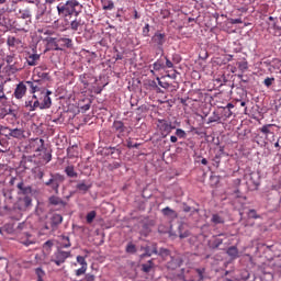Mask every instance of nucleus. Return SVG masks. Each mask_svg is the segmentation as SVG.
<instances>
[{
	"instance_id": "f257e3e1",
	"label": "nucleus",
	"mask_w": 281,
	"mask_h": 281,
	"mask_svg": "<svg viewBox=\"0 0 281 281\" xmlns=\"http://www.w3.org/2000/svg\"><path fill=\"white\" fill-rule=\"evenodd\" d=\"M57 13L60 19H70L80 14V2L78 0H67L57 4Z\"/></svg>"
},
{
	"instance_id": "f03ea898",
	"label": "nucleus",
	"mask_w": 281,
	"mask_h": 281,
	"mask_svg": "<svg viewBox=\"0 0 281 281\" xmlns=\"http://www.w3.org/2000/svg\"><path fill=\"white\" fill-rule=\"evenodd\" d=\"M156 126L161 137H168L176 128L175 125H172V122L166 119H158L156 122Z\"/></svg>"
},
{
	"instance_id": "7ed1b4c3",
	"label": "nucleus",
	"mask_w": 281,
	"mask_h": 281,
	"mask_svg": "<svg viewBox=\"0 0 281 281\" xmlns=\"http://www.w3.org/2000/svg\"><path fill=\"white\" fill-rule=\"evenodd\" d=\"M67 258H71V251H65L63 249H57L52 257L50 262H54L56 267H60V265H65L67 262Z\"/></svg>"
},
{
	"instance_id": "20e7f679",
	"label": "nucleus",
	"mask_w": 281,
	"mask_h": 281,
	"mask_svg": "<svg viewBox=\"0 0 281 281\" xmlns=\"http://www.w3.org/2000/svg\"><path fill=\"white\" fill-rule=\"evenodd\" d=\"M63 181H65V177L61 176L60 173L50 175V179L45 182V186H47L48 188H52L55 194H58L60 183H63Z\"/></svg>"
},
{
	"instance_id": "39448f33",
	"label": "nucleus",
	"mask_w": 281,
	"mask_h": 281,
	"mask_svg": "<svg viewBox=\"0 0 281 281\" xmlns=\"http://www.w3.org/2000/svg\"><path fill=\"white\" fill-rule=\"evenodd\" d=\"M41 95H42L40 98V100H42V102H41V111H43L45 109H52V98L49 97V95H52V91L43 90Z\"/></svg>"
},
{
	"instance_id": "423d86ee",
	"label": "nucleus",
	"mask_w": 281,
	"mask_h": 281,
	"mask_svg": "<svg viewBox=\"0 0 281 281\" xmlns=\"http://www.w3.org/2000/svg\"><path fill=\"white\" fill-rule=\"evenodd\" d=\"M25 93H27V86L25 82L21 81L16 85L13 95L16 100H23V98H25Z\"/></svg>"
},
{
	"instance_id": "0eeeda50",
	"label": "nucleus",
	"mask_w": 281,
	"mask_h": 281,
	"mask_svg": "<svg viewBox=\"0 0 281 281\" xmlns=\"http://www.w3.org/2000/svg\"><path fill=\"white\" fill-rule=\"evenodd\" d=\"M70 30L72 32H77V34H82L85 30V22H82V19L76 18L70 22Z\"/></svg>"
},
{
	"instance_id": "6e6552de",
	"label": "nucleus",
	"mask_w": 281,
	"mask_h": 281,
	"mask_svg": "<svg viewBox=\"0 0 281 281\" xmlns=\"http://www.w3.org/2000/svg\"><path fill=\"white\" fill-rule=\"evenodd\" d=\"M77 262L78 265L81 266V268L76 270V276L77 278H80V276H85L87 273L88 263H87V259H85V257L82 256H77Z\"/></svg>"
},
{
	"instance_id": "1a4fd4ad",
	"label": "nucleus",
	"mask_w": 281,
	"mask_h": 281,
	"mask_svg": "<svg viewBox=\"0 0 281 281\" xmlns=\"http://www.w3.org/2000/svg\"><path fill=\"white\" fill-rule=\"evenodd\" d=\"M30 206H32V196L24 195L18 200V209L22 212H25V210H27Z\"/></svg>"
},
{
	"instance_id": "9d476101",
	"label": "nucleus",
	"mask_w": 281,
	"mask_h": 281,
	"mask_svg": "<svg viewBox=\"0 0 281 281\" xmlns=\"http://www.w3.org/2000/svg\"><path fill=\"white\" fill-rule=\"evenodd\" d=\"M48 203H49V205H53L54 207H58L59 210L67 207V202H65L57 195H52L48 199Z\"/></svg>"
},
{
	"instance_id": "9b49d317",
	"label": "nucleus",
	"mask_w": 281,
	"mask_h": 281,
	"mask_svg": "<svg viewBox=\"0 0 281 281\" xmlns=\"http://www.w3.org/2000/svg\"><path fill=\"white\" fill-rule=\"evenodd\" d=\"M55 47L57 50L60 49L59 47H66L67 49H70V47H74V41L71 38L60 37L55 43Z\"/></svg>"
},
{
	"instance_id": "f8f14e48",
	"label": "nucleus",
	"mask_w": 281,
	"mask_h": 281,
	"mask_svg": "<svg viewBox=\"0 0 281 281\" xmlns=\"http://www.w3.org/2000/svg\"><path fill=\"white\" fill-rule=\"evenodd\" d=\"M92 184L87 180H81L77 183L76 190L82 192V194H87L89 190H91Z\"/></svg>"
},
{
	"instance_id": "ddd939ff",
	"label": "nucleus",
	"mask_w": 281,
	"mask_h": 281,
	"mask_svg": "<svg viewBox=\"0 0 281 281\" xmlns=\"http://www.w3.org/2000/svg\"><path fill=\"white\" fill-rule=\"evenodd\" d=\"M142 251H144V254L140 257L150 258V256H153V254H157V244H153L151 246L142 247Z\"/></svg>"
},
{
	"instance_id": "4468645a",
	"label": "nucleus",
	"mask_w": 281,
	"mask_h": 281,
	"mask_svg": "<svg viewBox=\"0 0 281 281\" xmlns=\"http://www.w3.org/2000/svg\"><path fill=\"white\" fill-rule=\"evenodd\" d=\"M153 43L158 45V47H164V43H166V34L165 33H155L151 37Z\"/></svg>"
},
{
	"instance_id": "2eb2a0df",
	"label": "nucleus",
	"mask_w": 281,
	"mask_h": 281,
	"mask_svg": "<svg viewBox=\"0 0 281 281\" xmlns=\"http://www.w3.org/2000/svg\"><path fill=\"white\" fill-rule=\"evenodd\" d=\"M32 148H34L35 153H41L43 148H45V140L43 138H35L31 142Z\"/></svg>"
},
{
	"instance_id": "dca6fc26",
	"label": "nucleus",
	"mask_w": 281,
	"mask_h": 281,
	"mask_svg": "<svg viewBox=\"0 0 281 281\" xmlns=\"http://www.w3.org/2000/svg\"><path fill=\"white\" fill-rule=\"evenodd\" d=\"M38 60H41V55L34 53V54H29L26 57V63L29 67H36L38 65Z\"/></svg>"
},
{
	"instance_id": "f3484780",
	"label": "nucleus",
	"mask_w": 281,
	"mask_h": 281,
	"mask_svg": "<svg viewBox=\"0 0 281 281\" xmlns=\"http://www.w3.org/2000/svg\"><path fill=\"white\" fill-rule=\"evenodd\" d=\"M10 137L14 139H25V130L23 128H11Z\"/></svg>"
},
{
	"instance_id": "a211bd4d",
	"label": "nucleus",
	"mask_w": 281,
	"mask_h": 281,
	"mask_svg": "<svg viewBox=\"0 0 281 281\" xmlns=\"http://www.w3.org/2000/svg\"><path fill=\"white\" fill-rule=\"evenodd\" d=\"M31 238H32V235L23 234L19 236V241L22 245H25V247H30V245H34V240H32Z\"/></svg>"
},
{
	"instance_id": "6ab92c4d",
	"label": "nucleus",
	"mask_w": 281,
	"mask_h": 281,
	"mask_svg": "<svg viewBox=\"0 0 281 281\" xmlns=\"http://www.w3.org/2000/svg\"><path fill=\"white\" fill-rule=\"evenodd\" d=\"M113 128L119 135H124V133H126V126H124L122 121H114Z\"/></svg>"
},
{
	"instance_id": "aec40b11",
	"label": "nucleus",
	"mask_w": 281,
	"mask_h": 281,
	"mask_svg": "<svg viewBox=\"0 0 281 281\" xmlns=\"http://www.w3.org/2000/svg\"><path fill=\"white\" fill-rule=\"evenodd\" d=\"M273 126H276V124H266L260 127L259 131L262 133V135L268 137L269 135H273Z\"/></svg>"
},
{
	"instance_id": "412c9836",
	"label": "nucleus",
	"mask_w": 281,
	"mask_h": 281,
	"mask_svg": "<svg viewBox=\"0 0 281 281\" xmlns=\"http://www.w3.org/2000/svg\"><path fill=\"white\" fill-rule=\"evenodd\" d=\"M16 188L21 191L22 194H24V196L32 194V187L25 186L23 182L18 183Z\"/></svg>"
},
{
	"instance_id": "4be33fe9",
	"label": "nucleus",
	"mask_w": 281,
	"mask_h": 281,
	"mask_svg": "<svg viewBox=\"0 0 281 281\" xmlns=\"http://www.w3.org/2000/svg\"><path fill=\"white\" fill-rule=\"evenodd\" d=\"M65 173L67 175V177H69L70 179H78V173L76 171V168L74 167V165H69L65 168Z\"/></svg>"
},
{
	"instance_id": "5701e85b",
	"label": "nucleus",
	"mask_w": 281,
	"mask_h": 281,
	"mask_svg": "<svg viewBox=\"0 0 281 281\" xmlns=\"http://www.w3.org/2000/svg\"><path fill=\"white\" fill-rule=\"evenodd\" d=\"M60 223H63V215L60 214H54L50 218V225L52 227H58V225H60Z\"/></svg>"
},
{
	"instance_id": "b1692460",
	"label": "nucleus",
	"mask_w": 281,
	"mask_h": 281,
	"mask_svg": "<svg viewBox=\"0 0 281 281\" xmlns=\"http://www.w3.org/2000/svg\"><path fill=\"white\" fill-rule=\"evenodd\" d=\"M161 214L164 216H168L169 218H177V211L170 209L169 206L162 209Z\"/></svg>"
},
{
	"instance_id": "393cba45",
	"label": "nucleus",
	"mask_w": 281,
	"mask_h": 281,
	"mask_svg": "<svg viewBox=\"0 0 281 281\" xmlns=\"http://www.w3.org/2000/svg\"><path fill=\"white\" fill-rule=\"evenodd\" d=\"M4 60L7 65H9L10 69H14V65H16V55L15 54L7 55Z\"/></svg>"
},
{
	"instance_id": "a878e982",
	"label": "nucleus",
	"mask_w": 281,
	"mask_h": 281,
	"mask_svg": "<svg viewBox=\"0 0 281 281\" xmlns=\"http://www.w3.org/2000/svg\"><path fill=\"white\" fill-rule=\"evenodd\" d=\"M268 20L272 21V30L276 31L277 36H281V26H278V18L269 16Z\"/></svg>"
},
{
	"instance_id": "bb28decb",
	"label": "nucleus",
	"mask_w": 281,
	"mask_h": 281,
	"mask_svg": "<svg viewBox=\"0 0 281 281\" xmlns=\"http://www.w3.org/2000/svg\"><path fill=\"white\" fill-rule=\"evenodd\" d=\"M226 254L233 258V260H236V258H238V248L236 246H232L227 249Z\"/></svg>"
},
{
	"instance_id": "cd10ccee",
	"label": "nucleus",
	"mask_w": 281,
	"mask_h": 281,
	"mask_svg": "<svg viewBox=\"0 0 281 281\" xmlns=\"http://www.w3.org/2000/svg\"><path fill=\"white\" fill-rule=\"evenodd\" d=\"M19 16L20 19H32V11L30 9H20Z\"/></svg>"
},
{
	"instance_id": "c85d7f7f",
	"label": "nucleus",
	"mask_w": 281,
	"mask_h": 281,
	"mask_svg": "<svg viewBox=\"0 0 281 281\" xmlns=\"http://www.w3.org/2000/svg\"><path fill=\"white\" fill-rule=\"evenodd\" d=\"M211 222H213L214 225H223V223H225V218L218 214H213Z\"/></svg>"
},
{
	"instance_id": "c756f323",
	"label": "nucleus",
	"mask_w": 281,
	"mask_h": 281,
	"mask_svg": "<svg viewBox=\"0 0 281 281\" xmlns=\"http://www.w3.org/2000/svg\"><path fill=\"white\" fill-rule=\"evenodd\" d=\"M19 43H21V41H19L16 37L14 36H9L7 40V45L9 47H16V45H19Z\"/></svg>"
},
{
	"instance_id": "7c9ffc66",
	"label": "nucleus",
	"mask_w": 281,
	"mask_h": 281,
	"mask_svg": "<svg viewBox=\"0 0 281 281\" xmlns=\"http://www.w3.org/2000/svg\"><path fill=\"white\" fill-rule=\"evenodd\" d=\"M153 267H155V263H153V260H149L147 263L142 265V269L144 273H150Z\"/></svg>"
},
{
	"instance_id": "2f4dec72",
	"label": "nucleus",
	"mask_w": 281,
	"mask_h": 281,
	"mask_svg": "<svg viewBox=\"0 0 281 281\" xmlns=\"http://www.w3.org/2000/svg\"><path fill=\"white\" fill-rule=\"evenodd\" d=\"M12 133V128L8 127V126H0V135H3L4 137H12L10 136V134Z\"/></svg>"
},
{
	"instance_id": "473e14b6",
	"label": "nucleus",
	"mask_w": 281,
	"mask_h": 281,
	"mask_svg": "<svg viewBox=\"0 0 281 281\" xmlns=\"http://www.w3.org/2000/svg\"><path fill=\"white\" fill-rule=\"evenodd\" d=\"M153 69L154 71H161V69H166V65H164V63L158 59L153 64Z\"/></svg>"
},
{
	"instance_id": "72a5a7b5",
	"label": "nucleus",
	"mask_w": 281,
	"mask_h": 281,
	"mask_svg": "<svg viewBox=\"0 0 281 281\" xmlns=\"http://www.w3.org/2000/svg\"><path fill=\"white\" fill-rule=\"evenodd\" d=\"M24 85L29 87L30 93H36V82L34 81H25Z\"/></svg>"
},
{
	"instance_id": "f704fd0d",
	"label": "nucleus",
	"mask_w": 281,
	"mask_h": 281,
	"mask_svg": "<svg viewBox=\"0 0 281 281\" xmlns=\"http://www.w3.org/2000/svg\"><path fill=\"white\" fill-rule=\"evenodd\" d=\"M222 245H223V239L222 238H215L211 243L210 247H211V249H218Z\"/></svg>"
},
{
	"instance_id": "c9c22d12",
	"label": "nucleus",
	"mask_w": 281,
	"mask_h": 281,
	"mask_svg": "<svg viewBox=\"0 0 281 281\" xmlns=\"http://www.w3.org/2000/svg\"><path fill=\"white\" fill-rule=\"evenodd\" d=\"M126 254H137V247L133 243H128L125 248Z\"/></svg>"
},
{
	"instance_id": "e433bc0d",
	"label": "nucleus",
	"mask_w": 281,
	"mask_h": 281,
	"mask_svg": "<svg viewBox=\"0 0 281 281\" xmlns=\"http://www.w3.org/2000/svg\"><path fill=\"white\" fill-rule=\"evenodd\" d=\"M63 243H61V247L64 249H69V247H71V241L69 240L68 236H63Z\"/></svg>"
},
{
	"instance_id": "4c0bfd02",
	"label": "nucleus",
	"mask_w": 281,
	"mask_h": 281,
	"mask_svg": "<svg viewBox=\"0 0 281 281\" xmlns=\"http://www.w3.org/2000/svg\"><path fill=\"white\" fill-rule=\"evenodd\" d=\"M95 216H97L95 211L89 212V213L87 214V216H86L87 223H89V224L93 223V221L95 220Z\"/></svg>"
},
{
	"instance_id": "58836bf2",
	"label": "nucleus",
	"mask_w": 281,
	"mask_h": 281,
	"mask_svg": "<svg viewBox=\"0 0 281 281\" xmlns=\"http://www.w3.org/2000/svg\"><path fill=\"white\" fill-rule=\"evenodd\" d=\"M52 247H54V241H52V240H47L43 245V249L46 251V254H49L52 251Z\"/></svg>"
},
{
	"instance_id": "ea45409f",
	"label": "nucleus",
	"mask_w": 281,
	"mask_h": 281,
	"mask_svg": "<svg viewBox=\"0 0 281 281\" xmlns=\"http://www.w3.org/2000/svg\"><path fill=\"white\" fill-rule=\"evenodd\" d=\"M195 272L199 276V281L205 280L204 273H205V268H196Z\"/></svg>"
},
{
	"instance_id": "a19ab883",
	"label": "nucleus",
	"mask_w": 281,
	"mask_h": 281,
	"mask_svg": "<svg viewBox=\"0 0 281 281\" xmlns=\"http://www.w3.org/2000/svg\"><path fill=\"white\" fill-rule=\"evenodd\" d=\"M42 82V80H35V93H38L40 91L42 94L43 91H45V88L41 87Z\"/></svg>"
},
{
	"instance_id": "79ce46f5",
	"label": "nucleus",
	"mask_w": 281,
	"mask_h": 281,
	"mask_svg": "<svg viewBox=\"0 0 281 281\" xmlns=\"http://www.w3.org/2000/svg\"><path fill=\"white\" fill-rule=\"evenodd\" d=\"M35 273L37 276V281H43V278L45 276V271H43L42 268H36Z\"/></svg>"
},
{
	"instance_id": "37998d69",
	"label": "nucleus",
	"mask_w": 281,
	"mask_h": 281,
	"mask_svg": "<svg viewBox=\"0 0 281 281\" xmlns=\"http://www.w3.org/2000/svg\"><path fill=\"white\" fill-rule=\"evenodd\" d=\"M237 65L240 71H247V69H249V64L247 61H239Z\"/></svg>"
},
{
	"instance_id": "c03bdc74",
	"label": "nucleus",
	"mask_w": 281,
	"mask_h": 281,
	"mask_svg": "<svg viewBox=\"0 0 281 281\" xmlns=\"http://www.w3.org/2000/svg\"><path fill=\"white\" fill-rule=\"evenodd\" d=\"M176 136L179 137V139H186V137H187L186 131H183L181 128H177Z\"/></svg>"
},
{
	"instance_id": "a18cd8bd",
	"label": "nucleus",
	"mask_w": 281,
	"mask_h": 281,
	"mask_svg": "<svg viewBox=\"0 0 281 281\" xmlns=\"http://www.w3.org/2000/svg\"><path fill=\"white\" fill-rule=\"evenodd\" d=\"M276 82V78H273V77H267L265 80H263V85L266 86V87H271V85H273Z\"/></svg>"
},
{
	"instance_id": "49530a36",
	"label": "nucleus",
	"mask_w": 281,
	"mask_h": 281,
	"mask_svg": "<svg viewBox=\"0 0 281 281\" xmlns=\"http://www.w3.org/2000/svg\"><path fill=\"white\" fill-rule=\"evenodd\" d=\"M113 8H115V4L111 0L103 3V10H113Z\"/></svg>"
},
{
	"instance_id": "de8ad7c7",
	"label": "nucleus",
	"mask_w": 281,
	"mask_h": 281,
	"mask_svg": "<svg viewBox=\"0 0 281 281\" xmlns=\"http://www.w3.org/2000/svg\"><path fill=\"white\" fill-rule=\"evenodd\" d=\"M182 226H179V238L183 239V238H188L190 236V231H181Z\"/></svg>"
},
{
	"instance_id": "09e8293b",
	"label": "nucleus",
	"mask_w": 281,
	"mask_h": 281,
	"mask_svg": "<svg viewBox=\"0 0 281 281\" xmlns=\"http://www.w3.org/2000/svg\"><path fill=\"white\" fill-rule=\"evenodd\" d=\"M248 218H260V215H258V213L256 212V210L251 209L248 212Z\"/></svg>"
},
{
	"instance_id": "8fccbe9b",
	"label": "nucleus",
	"mask_w": 281,
	"mask_h": 281,
	"mask_svg": "<svg viewBox=\"0 0 281 281\" xmlns=\"http://www.w3.org/2000/svg\"><path fill=\"white\" fill-rule=\"evenodd\" d=\"M159 256H161L162 258H168V256H170V250L166 248H160Z\"/></svg>"
},
{
	"instance_id": "3c124183",
	"label": "nucleus",
	"mask_w": 281,
	"mask_h": 281,
	"mask_svg": "<svg viewBox=\"0 0 281 281\" xmlns=\"http://www.w3.org/2000/svg\"><path fill=\"white\" fill-rule=\"evenodd\" d=\"M213 122H221V116L218 115L210 116L207 124H213Z\"/></svg>"
},
{
	"instance_id": "603ef678",
	"label": "nucleus",
	"mask_w": 281,
	"mask_h": 281,
	"mask_svg": "<svg viewBox=\"0 0 281 281\" xmlns=\"http://www.w3.org/2000/svg\"><path fill=\"white\" fill-rule=\"evenodd\" d=\"M82 281H95V276L91 273H87Z\"/></svg>"
},
{
	"instance_id": "864d4df0",
	"label": "nucleus",
	"mask_w": 281,
	"mask_h": 281,
	"mask_svg": "<svg viewBox=\"0 0 281 281\" xmlns=\"http://www.w3.org/2000/svg\"><path fill=\"white\" fill-rule=\"evenodd\" d=\"M36 109H41V101L40 100H35L33 102V106H31V112L36 111Z\"/></svg>"
},
{
	"instance_id": "5fc2aeb1",
	"label": "nucleus",
	"mask_w": 281,
	"mask_h": 281,
	"mask_svg": "<svg viewBox=\"0 0 281 281\" xmlns=\"http://www.w3.org/2000/svg\"><path fill=\"white\" fill-rule=\"evenodd\" d=\"M165 60H166L165 67H167V69H172V67H175V64H172V61L168 57H165Z\"/></svg>"
},
{
	"instance_id": "6e6d98bb",
	"label": "nucleus",
	"mask_w": 281,
	"mask_h": 281,
	"mask_svg": "<svg viewBox=\"0 0 281 281\" xmlns=\"http://www.w3.org/2000/svg\"><path fill=\"white\" fill-rule=\"evenodd\" d=\"M80 81L82 85H85V87H89V81H87V74L80 76Z\"/></svg>"
},
{
	"instance_id": "4d7b16f0",
	"label": "nucleus",
	"mask_w": 281,
	"mask_h": 281,
	"mask_svg": "<svg viewBox=\"0 0 281 281\" xmlns=\"http://www.w3.org/2000/svg\"><path fill=\"white\" fill-rule=\"evenodd\" d=\"M0 100L2 102H5L8 100V97H5V92H3V87L0 86Z\"/></svg>"
},
{
	"instance_id": "13d9d810",
	"label": "nucleus",
	"mask_w": 281,
	"mask_h": 281,
	"mask_svg": "<svg viewBox=\"0 0 281 281\" xmlns=\"http://www.w3.org/2000/svg\"><path fill=\"white\" fill-rule=\"evenodd\" d=\"M150 32V24H146L144 27H143V34L144 36H148Z\"/></svg>"
},
{
	"instance_id": "bf43d9fd",
	"label": "nucleus",
	"mask_w": 281,
	"mask_h": 281,
	"mask_svg": "<svg viewBox=\"0 0 281 281\" xmlns=\"http://www.w3.org/2000/svg\"><path fill=\"white\" fill-rule=\"evenodd\" d=\"M172 61L176 63V65H179V63H181V56L179 55H173L172 56Z\"/></svg>"
},
{
	"instance_id": "052dcab7",
	"label": "nucleus",
	"mask_w": 281,
	"mask_h": 281,
	"mask_svg": "<svg viewBox=\"0 0 281 281\" xmlns=\"http://www.w3.org/2000/svg\"><path fill=\"white\" fill-rule=\"evenodd\" d=\"M233 115V112L232 110L227 109V108H224V116L225 117H231Z\"/></svg>"
},
{
	"instance_id": "680f3d73",
	"label": "nucleus",
	"mask_w": 281,
	"mask_h": 281,
	"mask_svg": "<svg viewBox=\"0 0 281 281\" xmlns=\"http://www.w3.org/2000/svg\"><path fill=\"white\" fill-rule=\"evenodd\" d=\"M139 144H133L132 140H127V148H138Z\"/></svg>"
},
{
	"instance_id": "e2e57ef3",
	"label": "nucleus",
	"mask_w": 281,
	"mask_h": 281,
	"mask_svg": "<svg viewBox=\"0 0 281 281\" xmlns=\"http://www.w3.org/2000/svg\"><path fill=\"white\" fill-rule=\"evenodd\" d=\"M34 102L33 101H25V108L32 112V106H33Z\"/></svg>"
},
{
	"instance_id": "0e129e2a",
	"label": "nucleus",
	"mask_w": 281,
	"mask_h": 281,
	"mask_svg": "<svg viewBox=\"0 0 281 281\" xmlns=\"http://www.w3.org/2000/svg\"><path fill=\"white\" fill-rule=\"evenodd\" d=\"M38 78H42L43 80H45V79L49 78V74H47V72H40L38 74Z\"/></svg>"
},
{
	"instance_id": "69168bd1",
	"label": "nucleus",
	"mask_w": 281,
	"mask_h": 281,
	"mask_svg": "<svg viewBox=\"0 0 281 281\" xmlns=\"http://www.w3.org/2000/svg\"><path fill=\"white\" fill-rule=\"evenodd\" d=\"M120 168V162H113L112 165H110V170H115Z\"/></svg>"
},
{
	"instance_id": "338daca9",
	"label": "nucleus",
	"mask_w": 281,
	"mask_h": 281,
	"mask_svg": "<svg viewBox=\"0 0 281 281\" xmlns=\"http://www.w3.org/2000/svg\"><path fill=\"white\" fill-rule=\"evenodd\" d=\"M0 25H8L5 22V18H3V14L0 12Z\"/></svg>"
},
{
	"instance_id": "774afa93",
	"label": "nucleus",
	"mask_w": 281,
	"mask_h": 281,
	"mask_svg": "<svg viewBox=\"0 0 281 281\" xmlns=\"http://www.w3.org/2000/svg\"><path fill=\"white\" fill-rule=\"evenodd\" d=\"M44 159H45V161L47 164H49V161H52V155L49 153L45 154V158Z\"/></svg>"
}]
</instances>
